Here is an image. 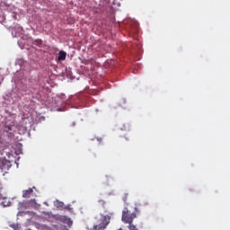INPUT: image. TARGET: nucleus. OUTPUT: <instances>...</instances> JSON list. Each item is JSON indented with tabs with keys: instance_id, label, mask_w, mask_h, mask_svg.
<instances>
[{
	"instance_id": "nucleus-5",
	"label": "nucleus",
	"mask_w": 230,
	"mask_h": 230,
	"mask_svg": "<svg viewBox=\"0 0 230 230\" xmlns=\"http://www.w3.org/2000/svg\"><path fill=\"white\" fill-rule=\"evenodd\" d=\"M66 57H67V53H66V51L64 50H60L58 57V60L59 62H61L62 60H66Z\"/></svg>"
},
{
	"instance_id": "nucleus-1",
	"label": "nucleus",
	"mask_w": 230,
	"mask_h": 230,
	"mask_svg": "<svg viewBox=\"0 0 230 230\" xmlns=\"http://www.w3.org/2000/svg\"><path fill=\"white\" fill-rule=\"evenodd\" d=\"M112 214L109 215H99L95 217L96 223L93 225V228L90 230H105L107 229V226L111 224V218Z\"/></svg>"
},
{
	"instance_id": "nucleus-11",
	"label": "nucleus",
	"mask_w": 230,
	"mask_h": 230,
	"mask_svg": "<svg viewBox=\"0 0 230 230\" xmlns=\"http://www.w3.org/2000/svg\"><path fill=\"white\" fill-rule=\"evenodd\" d=\"M21 154H22V151L21 149H19L18 151H15L16 155H21Z\"/></svg>"
},
{
	"instance_id": "nucleus-14",
	"label": "nucleus",
	"mask_w": 230,
	"mask_h": 230,
	"mask_svg": "<svg viewBox=\"0 0 230 230\" xmlns=\"http://www.w3.org/2000/svg\"><path fill=\"white\" fill-rule=\"evenodd\" d=\"M89 230V229H88Z\"/></svg>"
},
{
	"instance_id": "nucleus-4",
	"label": "nucleus",
	"mask_w": 230,
	"mask_h": 230,
	"mask_svg": "<svg viewBox=\"0 0 230 230\" xmlns=\"http://www.w3.org/2000/svg\"><path fill=\"white\" fill-rule=\"evenodd\" d=\"M33 195V189L29 188L28 190H22V198L23 199H30Z\"/></svg>"
},
{
	"instance_id": "nucleus-12",
	"label": "nucleus",
	"mask_w": 230,
	"mask_h": 230,
	"mask_svg": "<svg viewBox=\"0 0 230 230\" xmlns=\"http://www.w3.org/2000/svg\"><path fill=\"white\" fill-rule=\"evenodd\" d=\"M97 141H99V143H102V137H97Z\"/></svg>"
},
{
	"instance_id": "nucleus-2",
	"label": "nucleus",
	"mask_w": 230,
	"mask_h": 230,
	"mask_svg": "<svg viewBox=\"0 0 230 230\" xmlns=\"http://www.w3.org/2000/svg\"><path fill=\"white\" fill-rule=\"evenodd\" d=\"M136 212H130L128 208H124L122 210L121 220L124 224H133L134 218H136Z\"/></svg>"
},
{
	"instance_id": "nucleus-7",
	"label": "nucleus",
	"mask_w": 230,
	"mask_h": 230,
	"mask_svg": "<svg viewBox=\"0 0 230 230\" xmlns=\"http://www.w3.org/2000/svg\"><path fill=\"white\" fill-rule=\"evenodd\" d=\"M120 130L128 132V130H130V124H128V123L123 124L122 127H120Z\"/></svg>"
},
{
	"instance_id": "nucleus-10",
	"label": "nucleus",
	"mask_w": 230,
	"mask_h": 230,
	"mask_svg": "<svg viewBox=\"0 0 230 230\" xmlns=\"http://www.w3.org/2000/svg\"><path fill=\"white\" fill-rule=\"evenodd\" d=\"M34 44H35V46H41L42 45V40H35Z\"/></svg>"
},
{
	"instance_id": "nucleus-6",
	"label": "nucleus",
	"mask_w": 230,
	"mask_h": 230,
	"mask_svg": "<svg viewBox=\"0 0 230 230\" xmlns=\"http://www.w3.org/2000/svg\"><path fill=\"white\" fill-rule=\"evenodd\" d=\"M60 220H62V222H64V224H67V226H71L73 224V221H71V218H69L66 216H62L60 217Z\"/></svg>"
},
{
	"instance_id": "nucleus-13",
	"label": "nucleus",
	"mask_w": 230,
	"mask_h": 230,
	"mask_svg": "<svg viewBox=\"0 0 230 230\" xmlns=\"http://www.w3.org/2000/svg\"><path fill=\"white\" fill-rule=\"evenodd\" d=\"M30 202H35V199H31Z\"/></svg>"
},
{
	"instance_id": "nucleus-8",
	"label": "nucleus",
	"mask_w": 230,
	"mask_h": 230,
	"mask_svg": "<svg viewBox=\"0 0 230 230\" xmlns=\"http://www.w3.org/2000/svg\"><path fill=\"white\" fill-rule=\"evenodd\" d=\"M128 229H129V230H139L137 228V226L136 225H134L133 223H128Z\"/></svg>"
},
{
	"instance_id": "nucleus-9",
	"label": "nucleus",
	"mask_w": 230,
	"mask_h": 230,
	"mask_svg": "<svg viewBox=\"0 0 230 230\" xmlns=\"http://www.w3.org/2000/svg\"><path fill=\"white\" fill-rule=\"evenodd\" d=\"M123 202L127 203V200H128V192L124 193L122 196Z\"/></svg>"
},
{
	"instance_id": "nucleus-3",
	"label": "nucleus",
	"mask_w": 230,
	"mask_h": 230,
	"mask_svg": "<svg viewBox=\"0 0 230 230\" xmlns=\"http://www.w3.org/2000/svg\"><path fill=\"white\" fill-rule=\"evenodd\" d=\"M4 132H7L9 135V137H12L13 132H17V127L14 125L5 126Z\"/></svg>"
}]
</instances>
